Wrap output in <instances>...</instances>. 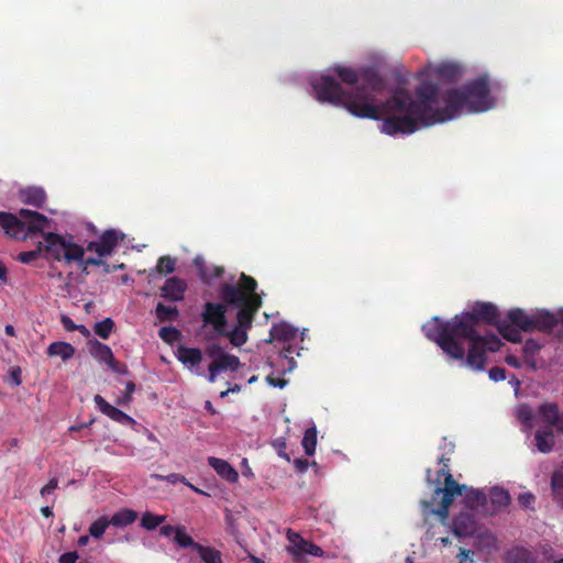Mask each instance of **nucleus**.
<instances>
[{"instance_id":"48","label":"nucleus","mask_w":563,"mask_h":563,"mask_svg":"<svg viewBox=\"0 0 563 563\" xmlns=\"http://www.w3.org/2000/svg\"><path fill=\"white\" fill-rule=\"evenodd\" d=\"M75 263L77 264H85V265H88V266H101V265H106V261L102 260V257H85V255L82 256V260L80 261H76Z\"/></svg>"},{"instance_id":"16","label":"nucleus","mask_w":563,"mask_h":563,"mask_svg":"<svg viewBox=\"0 0 563 563\" xmlns=\"http://www.w3.org/2000/svg\"><path fill=\"white\" fill-rule=\"evenodd\" d=\"M194 265L198 271L199 278L202 283L208 285H210L213 279L220 278L224 274V268L222 266L209 267L205 258L201 256L195 257Z\"/></svg>"},{"instance_id":"25","label":"nucleus","mask_w":563,"mask_h":563,"mask_svg":"<svg viewBox=\"0 0 563 563\" xmlns=\"http://www.w3.org/2000/svg\"><path fill=\"white\" fill-rule=\"evenodd\" d=\"M75 347L67 342H53L47 347L48 356H59L64 362L70 360L75 355Z\"/></svg>"},{"instance_id":"54","label":"nucleus","mask_w":563,"mask_h":563,"mask_svg":"<svg viewBox=\"0 0 563 563\" xmlns=\"http://www.w3.org/2000/svg\"><path fill=\"white\" fill-rule=\"evenodd\" d=\"M474 552L461 548L457 554L459 563H466L467 561L473 562Z\"/></svg>"},{"instance_id":"61","label":"nucleus","mask_w":563,"mask_h":563,"mask_svg":"<svg viewBox=\"0 0 563 563\" xmlns=\"http://www.w3.org/2000/svg\"><path fill=\"white\" fill-rule=\"evenodd\" d=\"M506 363L514 367V368H519L520 367V361L518 360L517 356L515 355H507L506 358H505Z\"/></svg>"},{"instance_id":"60","label":"nucleus","mask_w":563,"mask_h":563,"mask_svg":"<svg viewBox=\"0 0 563 563\" xmlns=\"http://www.w3.org/2000/svg\"><path fill=\"white\" fill-rule=\"evenodd\" d=\"M207 353L213 360L217 358L222 352V347L219 344H212L207 349Z\"/></svg>"},{"instance_id":"30","label":"nucleus","mask_w":563,"mask_h":563,"mask_svg":"<svg viewBox=\"0 0 563 563\" xmlns=\"http://www.w3.org/2000/svg\"><path fill=\"white\" fill-rule=\"evenodd\" d=\"M464 493L467 510L474 511L475 508L485 506L486 496L483 492L473 488L468 489L465 486V489L462 490V495Z\"/></svg>"},{"instance_id":"58","label":"nucleus","mask_w":563,"mask_h":563,"mask_svg":"<svg viewBox=\"0 0 563 563\" xmlns=\"http://www.w3.org/2000/svg\"><path fill=\"white\" fill-rule=\"evenodd\" d=\"M536 498L532 494H523L519 496V503L521 506L529 508L534 503Z\"/></svg>"},{"instance_id":"18","label":"nucleus","mask_w":563,"mask_h":563,"mask_svg":"<svg viewBox=\"0 0 563 563\" xmlns=\"http://www.w3.org/2000/svg\"><path fill=\"white\" fill-rule=\"evenodd\" d=\"M432 73L441 80L453 82L462 75V68L456 63L445 62L433 67Z\"/></svg>"},{"instance_id":"35","label":"nucleus","mask_w":563,"mask_h":563,"mask_svg":"<svg viewBox=\"0 0 563 563\" xmlns=\"http://www.w3.org/2000/svg\"><path fill=\"white\" fill-rule=\"evenodd\" d=\"M517 419L527 429L531 430L534 427V412L528 405H520L516 412Z\"/></svg>"},{"instance_id":"12","label":"nucleus","mask_w":563,"mask_h":563,"mask_svg":"<svg viewBox=\"0 0 563 563\" xmlns=\"http://www.w3.org/2000/svg\"><path fill=\"white\" fill-rule=\"evenodd\" d=\"M452 531L459 537H473L478 531V522L472 510H463L453 518Z\"/></svg>"},{"instance_id":"41","label":"nucleus","mask_w":563,"mask_h":563,"mask_svg":"<svg viewBox=\"0 0 563 563\" xmlns=\"http://www.w3.org/2000/svg\"><path fill=\"white\" fill-rule=\"evenodd\" d=\"M110 525V520L106 516H101L89 526V534L95 539H100Z\"/></svg>"},{"instance_id":"59","label":"nucleus","mask_w":563,"mask_h":563,"mask_svg":"<svg viewBox=\"0 0 563 563\" xmlns=\"http://www.w3.org/2000/svg\"><path fill=\"white\" fill-rule=\"evenodd\" d=\"M294 465L299 473H303L308 470L309 463L305 459H296Z\"/></svg>"},{"instance_id":"20","label":"nucleus","mask_w":563,"mask_h":563,"mask_svg":"<svg viewBox=\"0 0 563 563\" xmlns=\"http://www.w3.org/2000/svg\"><path fill=\"white\" fill-rule=\"evenodd\" d=\"M534 442L539 452L550 453L555 444L554 433L551 428L539 429L534 433Z\"/></svg>"},{"instance_id":"44","label":"nucleus","mask_w":563,"mask_h":563,"mask_svg":"<svg viewBox=\"0 0 563 563\" xmlns=\"http://www.w3.org/2000/svg\"><path fill=\"white\" fill-rule=\"evenodd\" d=\"M158 335L164 342L173 344L180 339L181 333L175 327H162L158 331Z\"/></svg>"},{"instance_id":"15","label":"nucleus","mask_w":563,"mask_h":563,"mask_svg":"<svg viewBox=\"0 0 563 563\" xmlns=\"http://www.w3.org/2000/svg\"><path fill=\"white\" fill-rule=\"evenodd\" d=\"M187 290V283L177 277L167 278L161 288V296L169 301H181L185 298Z\"/></svg>"},{"instance_id":"10","label":"nucleus","mask_w":563,"mask_h":563,"mask_svg":"<svg viewBox=\"0 0 563 563\" xmlns=\"http://www.w3.org/2000/svg\"><path fill=\"white\" fill-rule=\"evenodd\" d=\"M225 302H206L203 306V311L201 313V319L205 325H212L214 332L219 335L220 333H225V328L228 324L227 321V311L228 307Z\"/></svg>"},{"instance_id":"63","label":"nucleus","mask_w":563,"mask_h":563,"mask_svg":"<svg viewBox=\"0 0 563 563\" xmlns=\"http://www.w3.org/2000/svg\"><path fill=\"white\" fill-rule=\"evenodd\" d=\"M8 271L7 267L0 262V280L7 282Z\"/></svg>"},{"instance_id":"11","label":"nucleus","mask_w":563,"mask_h":563,"mask_svg":"<svg viewBox=\"0 0 563 563\" xmlns=\"http://www.w3.org/2000/svg\"><path fill=\"white\" fill-rule=\"evenodd\" d=\"M124 238V233L115 229H108L102 232L98 241L88 242L86 250L97 253L99 257H106L114 252L119 242L123 241Z\"/></svg>"},{"instance_id":"34","label":"nucleus","mask_w":563,"mask_h":563,"mask_svg":"<svg viewBox=\"0 0 563 563\" xmlns=\"http://www.w3.org/2000/svg\"><path fill=\"white\" fill-rule=\"evenodd\" d=\"M196 552L203 563H223L221 552L214 548L200 544L197 545Z\"/></svg>"},{"instance_id":"5","label":"nucleus","mask_w":563,"mask_h":563,"mask_svg":"<svg viewBox=\"0 0 563 563\" xmlns=\"http://www.w3.org/2000/svg\"><path fill=\"white\" fill-rule=\"evenodd\" d=\"M450 459L442 455L439 460L441 468L437 472V479L434 481V496L430 501H423L426 509L439 516L442 520L448 519L449 509L455 496H462V490L465 485H460L451 474L449 467Z\"/></svg>"},{"instance_id":"52","label":"nucleus","mask_w":563,"mask_h":563,"mask_svg":"<svg viewBox=\"0 0 563 563\" xmlns=\"http://www.w3.org/2000/svg\"><path fill=\"white\" fill-rule=\"evenodd\" d=\"M78 558L79 556H78V553L76 551H69V552L63 553L58 558V562L59 563H76Z\"/></svg>"},{"instance_id":"46","label":"nucleus","mask_w":563,"mask_h":563,"mask_svg":"<svg viewBox=\"0 0 563 563\" xmlns=\"http://www.w3.org/2000/svg\"><path fill=\"white\" fill-rule=\"evenodd\" d=\"M135 391V384L131 380H129L126 384H125V391H124V396L122 399H119L117 401L118 405H124V404H128L130 402V400L132 399V395L133 393Z\"/></svg>"},{"instance_id":"50","label":"nucleus","mask_w":563,"mask_h":563,"mask_svg":"<svg viewBox=\"0 0 563 563\" xmlns=\"http://www.w3.org/2000/svg\"><path fill=\"white\" fill-rule=\"evenodd\" d=\"M166 481L172 483V484H176L178 482L180 483H184L186 485H188L191 489L196 490V492H200L199 489H197L195 486H192L191 484H189L187 481H186V477H184L183 475L180 474H177V473H172L169 475L166 476Z\"/></svg>"},{"instance_id":"47","label":"nucleus","mask_w":563,"mask_h":563,"mask_svg":"<svg viewBox=\"0 0 563 563\" xmlns=\"http://www.w3.org/2000/svg\"><path fill=\"white\" fill-rule=\"evenodd\" d=\"M489 378L494 382H501L506 379V371L503 367L494 366L488 372Z\"/></svg>"},{"instance_id":"55","label":"nucleus","mask_w":563,"mask_h":563,"mask_svg":"<svg viewBox=\"0 0 563 563\" xmlns=\"http://www.w3.org/2000/svg\"><path fill=\"white\" fill-rule=\"evenodd\" d=\"M108 366L115 374H119V375L128 374L126 366L124 364H120L115 358H113V362L109 363Z\"/></svg>"},{"instance_id":"42","label":"nucleus","mask_w":563,"mask_h":563,"mask_svg":"<svg viewBox=\"0 0 563 563\" xmlns=\"http://www.w3.org/2000/svg\"><path fill=\"white\" fill-rule=\"evenodd\" d=\"M490 500L497 507H506L510 503V496L504 488L494 487L490 492Z\"/></svg>"},{"instance_id":"45","label":"nucleus","mask_w":563,"mask_h":563,"mask_svg":"<svg viewBox=\"0 0 563 563\" xmlns=\"http://www.w3.org/2000/svg\"><path fill=\"white\" fill-rule=\"evenodd\" d=\"M175 268H176V261L173 257H170L168 255L159 257V260L157 262V266H156L158 274L167 275V274L173 273L175 271Z\"/></svg>"},{"instance_id":"3","label":"nucleus","mask_w":563,"mask_h":563,"mask_svg":"<svg viewBox=\"0 0 563 563\" xmlns=\"http://www.w3.org/2000/svg\"><path fill=\"white\" fill-rule=\"evenodd\" d=\"M333 71L344 84H361L353 90H345L332 76L323 75L311 82L319 101L343 106L351 114L361 119H383L384 122L391 115L385 108L390 97L378 103L377 95L386 89V80L376 68L356 70L346 66H335Z\"/></svg>"},{"instance_id":"37","label":"nucleus","mask_w":563,"mask_h":563,"mask_svg":"<svg viewBox=\"0 0 563 563\" xmlns=\"http://www.w3.org/2000/svg\"><path fill=\"white\" fill-rule=\"evenodd\" d=\"M174 542L177 543L179 548H191L195 551L197 550V545H200V543L195 542L194 539L187 533L185 526H178V531L175 534Z\"/></svg>"},{"instance_id":"7","label":"nucleus","mask_w":563,"mask_h":563,"mask_svg":"<svg viewBox=\"0 0 563 563\" xmlns=\"http://www.w3.org/2000/svg\"><path fill=\"white\" fill-rule=\"evenodd\" d=\"M43 238L46 258L64 262L67 265L82 260L86 249L75 243L71 235L43 232Z\"/></svg>"},{"instance_id":"13","label":"nucleus","mask_w":563,"mask_h":563,"mask_svg":"<svg viewBox=\"0 0 563 563\" xmlns=\"http://www.w3.org/2000/svg\"><path fill=\"white\" fill-rule=\"evenodd\" d=\"M240 366V360L238 356L228 354V353H221L217 358H214L209 367V375L208 380L210 383H214L217 375L224 371H236Z\"/></svg>"},{"instance_id":"4","label":"nucleus","mask_w":563,"mask_h":563,"mask_svg":"<svg viewBox=\"0 0 563 563\" xmlns=\"http://www.w3.org/2000/svg\"><path fill=\"white\" fill-rule=\"evenodd\" d=\"M257 282L241 274L238 285L223 283L219 287V298L227 305L238 307L236 324L240 328L250 330L254 317L262 306V298L255 292Z\"/></svg>"},{"instance_id":"17","label":"nucleus","mask_w":563,"mask_h":563,"mask_svg":"<svg viewBox=\"0 0 563 563\" xmlns=\"http://www.w3.org/2000/svg\"><path fill=\"white\" fill-rule=\"evenodd\" d=\"M209 465L217 472V474L229 483H235L239 478L236 470L231 466L225 460L210 456L208 459Z\"/></svg>"},{"instance_id":"19","label":"nucleus","mask_w":563,"mask_h":563,"mask_svg":"<svg viewBox=\"0 0 563 563\" xmlns=\"http://www.w3.org/2000/svg\"><path fill=\"white\" fill-rule=\"evenodd\" d=\"M88 345L89 352L96 361L107 365L113 362L114 356L112 350L107 344L93 339L88 342Z\"/></svg>"},{"instance_id":"62","label":"nucleus","mask_w":563,"mask_h":563,"mask_svg":"<svg viewBox=\"0 0 563 563\" xmlns=\"http://www.w3.org/2000/svg\"><path fill=\"white\" fill-rule=\"evenodd\" d=\"M41 514L45 517V518H49L53 516V509L52 507L49 506H44L41 508Z\"/></svg>"},{"instance_id":"38","label":"nucleus","mask_w":563,"mask_h":563,"mask_svg":"<svg viewBox=\"0 0 563 563\" xmlns=\"http://www.w3.org/2000/svg\"><path fill=\"white\" fill-rule=\"evenodd\" d=\"M317 446V429L316 427L308 428L302 438V448L305 453L309 456L313 455Z\"/></svg>"},{"instance_id":"14","label":"nucleus","mask_w":563,"mask_h":563,"mask_svg":"<svg viewBox=\"0 0 563 563\" xmlns=\"http://www.w3.org/2000/svg\"><path fill=\"white\" fill-rule=\"evenodd\" d=\"M93 401L97 408L111 420L123 426L135 423V420L132 417L118 409L117 407L110 405L102 396L96 395Z\"/></svg>"},{"instance_id":"56","label":"nucleus","mask_w":563,"mask_h":563,"mask_svg":"<svg viewBox=\"0 0 563 563\" xmlns=\"http://www.w3.org/2000/svg\"><path fill=\"white\" fill-rule=\"evenodd\" d=\"M60 322L66 331L73 332L77 330V324L68 316L63 314Z\"/></svg>"},{"instance_id":"43","label":"nucleus","mask_w":563,"mask_h":563,"mask_svg":"<svg viewBox=\"0 0 563 563\" xmlns=\"http://www.w3.org/2000/svg\"><path fill=\"white\" fill-rule=\"evenodd\" d=\"M43 251H45L44 243L40 242L35 250L21 252L16 258L23 264H31L41 257Z\"/></svg>"},{"instance_id":"31","label":"nucleus","mask_w":563,"mask_h":563,"mask_svg":"<svg viewBox=\"0 0 563 563\" xmlns=\"http://www.w3.org/2000/svg\"><path fill=\"white\" fill-rule=\"evenodd\" d=\"M553 500L563 506V468L555 470L551 475Z\"/></svg>"},{"instance_id":"26","label":"nucleus","mask_w":563,"mask_h":563,"mask_svg":"<svg viewBox=\"0 0 563 563\" xmlns=\"http://www.w3.org/2000/svg\"><path fill=\"white\" fill-rule=\"evenodd\" d=\"M539 415L542 421L545 422L550 428L555 427L561 412L559 410V406L555 402H543L539 407Z\"/></svg>"},{"instance_id":"39","label":"nucleus","mask_w":563,"mask_h":563,"mask_svg":"<svg viewBox=\"0 0 563 563\" xmlns=\"http://www.w3.org/2000/svg\"><path fill=\"white\" fill-rule=\"evenodd\" d=\"M540 349H541V345L533 339L527 340L522 346V352H523L526 363L531 365V367H533V368L536 367L534 355L540 351Z\"/></svg>"},{"instance_id":"21","label":"nucleus","mask_w":563,"mask_h":563,"mask_svg":"<svg viewBox=\"0 0 563 563\" xmlns=\"http://www.w3.org/2000/svg\"><path fill=\"white\" fill-rule=\"evenodd\" d=\"M507 321L525 332L532 331V316L527 314L520 308L509 310Z\"/></svg>"},{"instance_id":"6","label":"nucleus","mask_w":563,"mask_h":563,"mask_svg":"<svg viewBox=\"0 0 563 563\" xmlns=\"http://www.w3.org/2000/svg\"><path fill=\"white\" fill-rule=\"evenodd\" d=\"M48 224V219L37 211L21 209L19 216L0 211V227L8 236L16 240H25L43 233Z\"/></svg>"},{"instance_id":"8","label":"nucleus","mask_w":563,"mask_h":563,"mask_svg":"<svg viewBox=\"0 0 563 563\" xmlns=\"http://www.w3.org/2000/svg\"><path fill=\"white\" fill-rule=\"evenodd\" d=\"M297 328L287 322H279L273 324L269 331V339L267 340L268 342L278 341L287 343V345L282 349L279 355L280 357H284L289 361V368H292L296 365V362L292 356L295 349L290 344V342L297 338Z\"/></svg>"},{"instance_id":"29","label":"nucleus","mask_w":563,"mask_h":563,"mask_svg":"<svg viewBox=\"0 0 563 563\" xmlns=\"http://www.w3.org/2000/svg\"><path fill=\"white\" fill-rule=\"evenodd\" d=\"M23 201L26 205L42 208L46 201V194L42 188L31 187L23 191Z\"/></svg>"},{"instance_id":"36","label":"nucleus","mask_w":563,"mask_h":563,"mask_svg":"<svg viewBox=\"0 0 563 563\" xmlns=\"http://www.w3.org/2000/svg\"><path fill=\"white\" fill-rule=\"evenodd\" d=\"M166 516L156 515L151 511H145L141 517V527L152 531L155 530L158 526L165 522Z\"/></svg>"},{"instance_id":"28","label":"nucleus","mask_w":563,"mask_h":563,"mask_svg":"<svg viewBox=\"0 0 563 563\" xmlns=\"http://www.w3.org/2000/svg\"><path fill=\"white\" fill-rule=\"evenodd\" d=\"M137 519V512L135 510L129 508H122L118 510L113 516L109 519L111 526L114 527H125L132 525Z\"/></svg>"},{"instance_id":"57","label":"nucleus","mask_w":563,"mask_h":563,"mask_svg":"<svg viewBox=\"0 0 563 563\" xmlns=\"http://www.w3.org/2000/svg\"><path fill=\"white\" fill-rule=\"evenodd\" d=\"M177 531H178V526L166 525V526L161 527L159 533H161V536H164V537L173 536L175 538V534Z\"/></svg>"},{"instance_id":"64","label":"nucleus","mask_w":563,"mask_h":563,"mask_svg":"<svg viewBox=\"0 0 563 563\" xmlns=\"http://www.w3.org/2000/svg\"><path fill=\"white\" fill-rule=\"evenodd\" d=\"M555 428L559 432L563 433V411L560 415V418L558 420V423L555 424Z\"/></svg>"},{"instance_id":"2","label":"nucleus","mask_w":563,"mask_h":563,"mask_svg":"<svg viewBox=\"0 0 563 563\" xmlns=\"http://www.w3.org/2000/svg\"><path fill=\"white\" fill-rule=\"evenodd\" d=\"M495 325L499 322L497 307L492 302H476L467 312L456 314L449 321L433 317L423 324L424 335L452 360L465 361L475 371H484L486 352H496L501 342L495 334L483 335L479 323Z\"/></svg>"},{"instance_id":"1","label":"nucleus","mask_w":563,"mask_h":563,"mask_svg":"<svg viewBox=\"0 0 563 563\" xmlns=\"http://www.w3.org/2000/svg\"><path fill=\"white\" fill-rule=\"evenodd\" d=\"M413 98L408 91H396L386 109L391 113L382 122L380 131L387 135L411 134L420 128L431 126L454 119L463 110L470 113L485 112L493 108L487 76H478L462 88L448 89L442 93L443 108L438 103L439 89L431 81H424L415 89Z\"/></svg>"},{"instance_id":"32","label":"nucleus","mask_w":563,"mask_h":563,"mask_svg":"<svg viewBox=\"0 0 563 563\" xmlns=\"http://www.w3.org/2000/svg\"><path fill=\"white\" fill-rule=\"evenodd\" d=\"M155 316L159 322H173L179 318V310L176 306H166L158 302L155 308Z\"/></svg>"},{"instance_id":"9","label":"nucleus","mask_w":563,"mask_h":563,"mask_svg":"<svg viewBox=\"0 0 563 563\" xmlns=\"http://www.w3.org/2000/svg\"><path fill=\"white\" fill-rule=\"evenodd\" d=\"M287 539L290 542V545L287 547V552L292 555L294 562L296 563H300L303 554H310L318 558L324 555L323 550L319 545L303 539L299 533L291 529L287 531Z\"/></svg>"},{"instance_id":"40","label":"nucleus","mask_w":563,"mask_h":563,"mask_svg":"<svg viewBox=\"0 0 563 563\" xmlns=\"http://www.w3.org/2000/svg\"><path fill=\"white\" fill-rule=\"evenodd\" d=\"M114 327V321L111 318H106L102 321L95 323L93 331L99 338L107 340L112 333Z\"/></svg>"},{"instance_id":"49","label":"nucleus","mask_w":563,"mask_h":563,"mask_svg":"<svg viewBox=\"0 0 563 563\" xmlns=\"http://www.w3.org/2000/svg\"><path fill=\"white\" fill-rule=\"evenodd\" d=\"M273 446L276 449L279 456L285 457L287 461H290L289 456L285 453L286 440L284 438L274 440Z\"/></svg>"},{"instance_id":"24","label":"nucleus","mask_w":563,"mask_h":563,"mask_svg":"<svg viewBox=\"0 0 563 563\" xmlns=\"http://www.w3.org/2000/svg\"><path fill=\"white\" fill-rule=\"evenodd\" d=\"M178 360L189 366H197L202 361V352L197 347L179 346L177 350Z\"/></svg>"},{"instance_id":"23","label":"nucleus","mask_w":563,"mask_h":563,"mask_svg":"<svg viewBox=\"0 0 563 563\" xmlns=\"http://www.w3.org/2000/svg\"><path fill=\"white\" fill-rule=\"evenodd\" d=\"M558 322L559 320L554 314L548 311L540 312L532 316V331L550 332L556 327Z\"/></svg>"},{"instance_id":"27","label":"nucleus","mask_w":563,"mask_h":563,"mask_svg":"<svg viewBox=\"0 0 563 563\" xmlns=\"http://www.w3.org/2000/svg\"><path fill=\"white\" fill-rule=\"evenodd\" d=\"M496 328L498 329V332L505 340L512 343L521 342L522 330L518 329L507 320H499V322L496 324Z\"/></svg>"},{"instance_id":"33","label":"nucleus","mask_w":563,"mask_h":563,"mask_svg":"<svg viewBox=\"0 0 563 563\" xmlns=\"http://www.w3.org/2000/svg\"><path fill=\"white\" fill-rule=\"evenodd\" d=\"M247 331L244 328H240L235 325L232 330L228 331L225 329V333H220L219 335L227 336L230 340V343L234 346H242L247 341Z\"/></svg>"},{"instance_id":"51","label":"nucleus","mask_w":563,"mask_h":563,"mask_svg":"<svg viewBox=\"0 0 563 563\" xmlns=\"http://www.w3.org/2000/svg\"><path fill=\"white\" fill-rule=\"evenodd\" d=\"M58 487V479L57 478H51L46 485H44L41 489V495H49L52 494L56 488Z\"/></svg>"},{"instance_id":"22","label":"nucleus","mask_w":563,"mask_h":563,"mask_svg":"<svg viewBox=\"0 0 563 563\" xmlns=\"http://www.w3.org/2000/svg\"><path fill=\"white\" fill-rule=\"evenodd\" d=\"M507 563H536L533 553L525 547H514L505 554Z\"/></svg>"},{"instance_id":"53","label":"nucleus","mask_w":563,"mask_h":563,"mask_svg":"<svg viewBox=\"0 0 563 563\" xmlns=\"http://www.w3.org/2000/svg\"><path fill=\"white\" fill-rule=\"evenodd\" d=\"M266 382L274 387L284 388L287 385V380L282 377H275L274 375H268L266 377Z\"/></svg>"}]
</instances>
